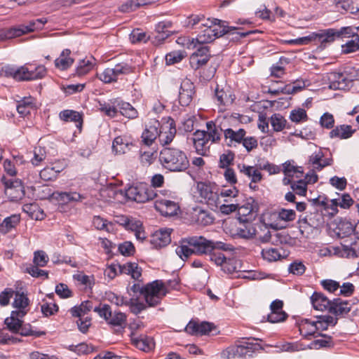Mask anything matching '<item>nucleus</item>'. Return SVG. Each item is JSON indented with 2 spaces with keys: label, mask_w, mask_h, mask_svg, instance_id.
I'll use <instances>...</instances> for the list:
<instances>
[{
  "label": "nucleus",
  "mask_w": 359,
  "mask_h": 359,
  "mask_svg": "<svg viewBox=\"0 0 359 359\" xmlns=\"http://www.w3.org/2000/svg\"><path fill=\"white\" fill-rule=\"evenodd\" d=\"M211 24H213L214 26L208 25V23H201V26L205 27L206 28L201 34H198L196 37V41L201 46H205L204 44L212 42L215 39L224 35H228V39L230 40L237 41L251 34L259 32L257 29L248 32H239L238 30L243 29L234 26H229L226 21H222L218 19H214L213 21H211Z\"/></svg>",
  "instance_id": "nucleus-1"
},
{
  "label": "nucleus",
  "mask_w": 359,
  "mask_h": 359,
  "mask_svg": "<svg viewBox=\"0 0 359 359\" xmlns=\"http://www.w3.org/2000/svg\"><path fill=\"white\" fill-rule=\"evenodd\" d=\"M184 242L188 244L190 247L194 248L195 255H209L210 259L213 255L218 254L217 250H222L225 252H231L234 250V247L229 243L222 241H215L213 240L207 239L202 236H194L189 237L184 240Z\"/></svg>",
  "instance_id": "nucleus-2"
},
{
  "label": "nucleus",
  "mask_w": 359,
  "mask_h": 359,
  "mask_svg": "<svg viewBox=\"0 0 359 359\" xmlns=\"http://www.w3.org/2000/svg\"><path fill=\"white\" fill-rule=\"evenodd\" d=\"M211 57L210 47L208 46H200L189 57L191 67L195 71L200 69V76L203 80L210 81L217 72V65H210L208 69L203 68Z\"/></svg>",
  "instance_id": "nucleus-3"
},
{
  "label": "nucleus",
  "mask_w": 359,
  "mask_h": 359,
  "mask_svg": "<svg viewBox=\"0 0 359 359\" xmlns=\"http://www.w3.org/2000/svg\"><path fill=\"white\" fill-rule=\"evenodd\" d=\"M243 341L241 344H234L228 346L221 353V358L223 359L245 358H252L254 353L259 350H263V346L253 341H262L261 339L255 337L243 338Z\"/></svg>",
  "instance_id": "nucleus-4"
},
{
  "label": "nucleus",
  "mask_w": 359,
  "mask_h": 359,
  "mask_svg": "<svg viewBox=\"0 0 359 359\" xmlns=\"http://www.w3.org/2000/svg\"><path fill=\"white\" fill-rule=\"evenodd\" d=\"M159 158L164 168L172 172H183L189 167L187 154L177 148H163L160 152Z\"/></svg>",
  "instance_id": "nucleus-5"
},
{
  "label": "nucleus",
  "mask_w": 359,
  "mask_h": 359,
  "mask_svg": "<svg viewBox=\"0 0 359 359\" xmlns=\"http://www.w3.org/2000/svg\"><path fill=\"white\" fill-rule=\"evenodd\" d=\"M94 312L97 313L111 327H118L114 330L115 334H121L127 325L126 314L119 311H115L113 313L109 304L100 303L94 308Z\"/></svg>",
  "instance_id": "nucleus-6"
},
{
  "label": "nucleus",
  "mask_w": 359,
  "mask_h": 359,
  "mask_svg": "<svg viewBox=\"0 0 359 359\" xmlns=\"http://www.w3.org/2000/svg\"><path fill=\"white\" fill-rule=\"evenodd\" d=\"M168 292L165 284L159 280L147 283L141 290L147 304L151 307L158 305Z\"/></svg>",
  "instance_id": "nucleus-7"
},
{
  "label": "nucleus",
  "mask_w": 359,
  "mask_h": 359,
  "mask_svg": "<svg viewBox=\"0 0 359 359\" xmlns=\"http://www.w3.org/2000/svg\"><path fill=\"white\" fill-rule=\"evenodd\" d=\"M126 196L137 203H146L156 196L154 189L145 183L133 184L126 189Z\"/></svg>",
  "instance_id": "nucleus-8"
},
{
  "label": "nucleus",
  "mask_w": 359,
  "mask_h": 359,
  "mask_svg": "<svg viewBox=\"0 0 359 359\" xmlns=\"http://www.w3.org/2000/svg\"><path fill=\"white\" fill-rule=\"evenodd\" d=\"M135 67L128 63L116 64L113 68H106L102 72L97 73L96 76L104 83L117 81L121 75H128L134 72Z\"/></svg>",
  "instance_id": "nucleus-9"
},
{
  "label": "nucleus",
  "mask_w": 359,
  "mask_h": 359,
  "mask_svg": "<svg viewBox=\"0 0 359 359\" xmlns=\"http://www.w3.org/2000/svg\"><path fill=\"white\" fill-rule=\"evenodd\" d=\"M1 182L4 186V193L10 201H18L25 196V190L21 180L8 178L5 175L1 177Z\"/></svg>",
  "instance_id": "nucleus-10"
},
{
  "label": "nucleus",
  "mask_w": 359,
  "mask_h": 359,
  "mask_svg": "<svg viewBox=\"0 0 359 359\" xmlns=\"http://www.w3.org/2000/svg\"><path fill=\"white\" fill-rule=\"evenodd\" d=\"M39 29L36 21L32 20L28 25H20L16 27L0 29V41L19 37Z\"/></svg>",
  "instance_id": "nucleus-11"
},
{
  "label": "nucleus",
  "mask_w": 359,
  "mask_h": 359,
  "mask_svg": "<svg viewBox=\"0 0 359 359\" xmlns=\"http://www.w3.org/2000/svg\"><path fill=\"white\" fill-rule=\"evenodd\" d=\"M13 79L17 81H32L43 78L46 74V69L43 65L29 69L25 66L16 67Z\"/></svg>",
  "instance_id": "nucleus-12"
},
{
  "label": "nucleus",
  "mask_w": 359,
  "mask_h": 359,
  "mask_svg": "<svg viewBox=\"0 0 359 359\" xmlns=\"http://www.w3.org/2000/svg\"><path fill=\"white\" fill-rule=\"evenodd\" d=\"M301 334L306 339L310 340L311 337L316 338L321 337L324 339H316L313 341L310 344L308 345V348L310 349H319L320 348H332L334 346L333 342V338L332 336L326 334H323L316 331H310L305 333L302 332V329H299Z\"/></svg>",
  "instance_id": "nucleus-13"
},
{
  "label": "nucleus",
  "mask_w": 359,
  "mask_h": 359,
  "mask_svg": "<svg viewBox=\"0 0 359 359\" xmlns=\"http://www.w3.org/2000/svg\"><path fill=\"white\" fill-rule=\"evenodd\" d=\"M177 32L172 29L170 21H162L156 25L155 32L151 34V41L155 46L161 44L170 35Z\"/></svg>",
  "instance_id": "nucleus-14"
},
{
  "label": "nucleus",
  "mask_w": 359,
  "mask_h": 359,
  "mask_svg": "<svg viewBox=\"0 0 359 359\" xmlns=\"http://www.w3.org/2000/svg\"><path fill=\"white\" fill-rule=\"evenodd\" d=\"M216 327L212 323L203 321L199 323L195 320H191L185 327V331L191 335L209 334Z\"/></svg>",
  "instance_id": "nucleus-15"
},
{
  "label": "nucleus",
  "mask_w": 359,
  "mask_h": 359,
  "mask_svg": "<svg viewBox=\"0 0 359 359\" xmlns=\"http://www.w3.org/2000/svg\"><path fill=\"white\" fill-rule=\"evenodd\" d=\"M166 122L161 126L159 130L160 141L163 145L169 144L176 135V125L175 120L170 116L167 117Z\"/></svg>",
  "instance_id": "nucleus-16"
},
{
  "label": "nucleus",
  "mask_w": 359,
  "mask_h": 359,
  "mask_svg": "<svg viewBox=\"0 0 359 359\" xmlns=\"http://www.w3.org/2000/svg\"><path fill=\"white\" fill-rule=\"evenodd\" d=\"M259 206L256 200L250 197L246 202L241 206L238 205V220L244 219V218L255 219L257 213L259 212Z\"/></svg>",
  "instance_id": "nucleus-17"
},
{
  "label": "nucleus",
  "mask_w": 359,
  "mask_h": 359,
  "mask_svg": "<svg viewBox=\"0 0 359 359\" xmlns=\"http://www.w3.org/2000/svg\"><path fill=\"white\" fill-rule=\"evenodd\" d=\"M334 255L339 257L346 259L357 258L353 248V238L341 240L339 246L333 247Z\"/></svg>",
  "instance_id": "nucleus-18"
},
{
  "label": "nucleus",
  "mask_w": 359,
  "mask_h": 359,
  "mask_svg": "<svg viewBox=\"0 0 359 359\" xmlns=\"http://www.w3.org/2000/svg\"><path fill=\"white\" fill-rule=\"evenodd\" d=\"M194 85L189 79L184 80L180 85L178 100L182 107H187L190 104L194 95Z\"/></svg>",
  "instance_id": "nucleus-19"
},
{
  "label": "nucleus",
  "mask_w": 359,
  "mask_h": 359,
  "mask_svg": "<svg viewBox=\"0 0 359 359\" xmlns=\"http://www.w3.org/2000/svg\"><path fill=\"white\" fill-rule=\"evenodd\" d=\"M329 88L332 90H346L349 88L352 80L348 79L343 72H330L327 76Z\"/></svg>",
  "instance_id": "nucleus-20"
},
{
  "label": "nucleus",
  "mask_w": 359,
  "mask_h": 359,
  "mask_svg": "<svg viewBox=\"0 0 359 359\" xmlns=\"http://www.w3.org/2000/svg\"><path fill=\"white\" fill-rule=\"evenodd\" d=\"M196 188L201 197L208 205L217 206L219 195L212 190L210 182H198Z\"/></svg>",
  "instance_id": "nucleus-21"
},
{
  "label": "nucleus",
  "mask_w": 359,
  "mask_h": 359,
  "mask_svg": "<svg viewBox=\"0 0 359 359\" xmlns=\"http://www.w3.org/2000/svg\"><path fill=\"white\" fill-rule=\"evenodd\" d=\"M206 128L208 140L211 144L219 143L222 138V132L224 133L225 124L223 122L219 123V120L210 121L206 123Z\"/></svg>",
  "instance_id": "nucleus-22"
},
{
  "label": "nucleus",
  "mask_w": 359,
  "mask_h": 359,
  "mask_svg": "<svg viewBox=\"0 0 359 359\" xmlns=\"http://www.w3.org/2000/svg\"><path fill=\"white\" fill-rule=\"evenodd\" d=\"M160 126V122L156 119L149 122V125L146 126L141 136L143 144L150 147L154 142L160 135L158 130Z\"/></svg>",
  "instance_id": "nucleus-23"
},
{
  "label": "nucleus",
  "mask_w": 359,
  "mask_h": 359,
  "mask_svg": "<svg viewBox=\"0 0 359 359\" xmlns=\"http://www.w3.org/2000/svg\"><path fill=\"white\" fill-rule=\"evenodd\" d=\"M314 41L318 40L321 48H325L328 44L333 43L338 38L337 29L329 28L320 29L318 32H313Z\"/></svg>",
  "instance_id": "nucleus-24"
},
{
  "label": "nucleus",
  "mask_w": 359,
  "mask_h": 359,
  "mask_svg": "<svg viewBox=\"0 0 359 359\" xmlns=\"http://www.w3.org/2000/svg\"><path fill=\"white\" fill-rule=\"evenodd\" d=\"M210 261L215 262L217 266H221L222 270L227 274H233L236 271V261L233 259H226L222 252L213 255Z\"/></svg>",
  "instance_id": "nucleus-25"
},
{
  "label": "nucleus",
  "mask_w": 359,
  "mask_h": 359,
  "mask_svg": "<svg viewBox=\"0 0 359 359\" xmlns=\"http://www.w3.org/2000/svg\"><path fill=\"white\" fill-rule=\"evenodd\" d=\"M155 209L165 217H171L177 214L179 205L174 201L166 199H158L154 203Z\"/></svg>",
  "instance_id": "nucleus-26"
},
{
  "label": "nucleus",
  "mask_w": 359,
  "mask_h": 359,
  "mask_svg": "<svg viewBox=\"0 0 359 359\" xmlns=\"http://www.w3.org/2000/svg\"><path fill=\"white\" fill-rule=\"evenodd\" d=\"M242 224V226L236 229V235L241 238L252 239L257 233V231L255 224L252 222L250 218H244V219L239 220Z\"/></svg>",
  "instance_id": "nucleus-27"
},
{
  "label": "nucleus",
  "mask_w": 359,
  "mask_h": 359,
  "mask_svg": "<svg viewBox=\"0 0 359 359\" xmlns=\"http://www.w3.org/2000/svg\"><path fill=\"white\" fill-rule=\"evenodd\" d=\"M351 310V306L346 300L341 298H334L332 300V306H330L329 313L337 317H344Z\"/></svg>",
  "instance_id": "nucleus-28"
},
{
  "label": "nucleus",
  "mask_w": 359,
  "mask_h": 359,
  "mask_svg": "<svg viewBox=\"0 0 359 359\" xmlns=\"http://www.w3.org/2000/svg\"><path fill=\"white\" fill-rule=\"evenodd\" d=\"M310 299L313 309L318 311H329L330 306H332V300L320 292H314Z\"/></svg>",
  "instance_id": "nucleus-29"
},
{
  "label": "nucleus",
  "mask_w": 359,
  "mask_h": 359,
  "mask_svg": "<svg viewBox=\"0 0 359 359\" xmlns=\"http://www.w3.org/2000/svg\"><path fill=\"white\" fill-rule=\"evenodd\" d=\"M224 130V136L226 142V144L229 147L233 146V142L241 144V142L243 141V137L246 135V131L243 128H240L236 131L225 126V129Z\"/></svg>",
  "instance_id": "nucleus-30"
},
{
  "label": "nucleus",
  "mask_w": 359,
  "mask_h": 359,
  "mask_svg": "<svg viewBox=\"0 0 359 359\" xmlns=\"http://www.w3.org/2000/svg\"><path fill=\"white\" fill-rule=\"evenodd\" d=\"M355 227L350 221L341 219L335 229V232L341 240L352 238L351 236L354 232Z\"/></svg>",
  "instance_id": "nucleus-31"
},
{
  "label": "nucleus",
  "mask_w": 359,
  "mask_h": 359,
  "mask_svg": "<svg viewBox=\"0 0 359 359\" xmlns=\"http://www.w3.org/2000/svg\"><path fill=\"white\" fill-rule=\"evenodd\" d=\"M50 197L61 204H67L70 202L79 201L84 198L83 196L77 192L62 191H55L51 194Z\"/></svg>",
  "instance_id": "nucleus-32"
},
{
  "label": "nucleus",
  "mask_w": 359,
  "mask_h": 359,
  "mask_svg": "<svg viewBox=\"0 0 359 359\" xmlns=\"http://www.w3.org/2000/svg\"><path fill=\"white\" fill-rule=\"evenodd\" d=\"M332 4L338 11L341 9L352 14L359 11V0H332Z\"/></svg>",
  "instance_id": "nucleus-33"
},
{
  "label": "nucleus",
  "mask_w": 359,
  "mask_h": 359,
  "mask_svg": "<svg viewBox=\"0 0 359 359\" xmlns=\"http://www.w3.org/2000/svg\"><path fill=\"white\" fill-rule=\"evenodd\" d=\"M171 229H160L156 231L153 236V238L151 240V243L154 245L155 248H162L168 245L171 241L170 233Z\"/></svg>",
  "instance_id": "nucleus-34"
},
{
  "label": "nucleus",
  "mask_w": 359,
  "mask_h": 359,
  "mask_svg": "<svg viewBox=\"0 0 359 359\" xmlns=\"http://www.w3.org/2000/svg\"><path fill=\"white\" fill-rule=\"evenodd\" d=\"M191 217L196 224L202 226H208L214 222V217L211 214L201 208L194 210Z\"/></svg>",
  "instance_id": "nucleus-35"
},
{
  "label": "nucleus",
  "mask_w": 359,
  "mask_h": 359,
  "mask_svg": "<svg viewBox=\"0 0 359 359\" xmlns=\"http://www.w3.org/2000/svg\"><path fill=\"white\" fill-rule=\"evenodd\" d=\"M118 108V111L124 116L128 118H135L138 116L137 111L129 103L119 99H116L113 102Z\"/></svg>",
  "instance_id": "nucleus-36"
},
{
  "label": "nucleus",
  "mask_w": 359,
  "mask_h": 359,
  "mask_svg": "<svg viewBox=\"0 0 359 359\" xmlns=\"http://www.w3.org/2000/svg\"><path fill=\"white\" fill-rule=\"evenodd\" d=\"M355 129H352V127L349 125H340L332 129L330 133V138H339V139H348L351 137L354 133Z\"/></svg>",
  "instance_id": "nucleus-37"
},
{
  "label": "nucleus",
  "mask_w": 359,
  "mask_h": 359,
  "mask_svg": "<svg viewBox=\"0 0 359 359\" xmlns=\"http://www.w3.org/2000/svg\"><path fill=\"white\" fill-rule=\"evenodd\" d=\"M278 218L277 212H268L263 213L259 217L260 224H259V227L262 229V227L264 226V229L271 228L275 230H278L280 227L278 226V223L272 222L273 219Z\"/></svg>",
  "instance_id": "nucleus-38"
},
{
  "label": "nucleus",
  "mask_w": 359,
  "mask_h": 359,
  "mask_svg": "<svg viewBox=\"0 0 359 359\" xmlns=\"http://www.w3.org/2000/svg\"><path fill=\"white\" fill-rule=\"evenodd\" d=\"M60 118L64 121H73L76 127L81 128L83 124L82 114L79 112L70 109H65L60 112Z\"/></svg>",
  "instance_id": "nucleus-39"
},
{
  "label": "nucleus",
  "mask_w": 359,
  "mask_h": 359,
  "mask_svg": "<svg viewBox=\"0 0 359 359\" xmlns=\"http://www.w3.org/2000/svg\"><path fill=\"white\" fill-rule=\"evenodd\" d=\"M70 54L69 49L63 50L60 57L55 60V67L63 71L69 69L74 62V60L69 56Z\"/></svg>",
  "instance_id": "nucleus-40"
},
{
  "label": "nucleus",
  "mask_w": 359,
  "mask_h": 359,
  "mask_svg": "<svg viewBox=\"0 0 359 359\" xmlns=\"http://www.w3.org/2000/svg\"><path fill=\"white\" fill-rule=\"evenodd\" d=\"M132 344L137 348L144 352H148L152 349L151 339L144 336L140 337H135V332H132L130 334Z\"/></svg>",
  "instance_id": "nucleus-41"
},
{
  "label": "nucleus",
  "mask_w": 359,
  "mask_h": 359,
  "mask_svg": "<svg viewBox=\"0 0 359 359\" xmlns=\"http://www.w3.org/2000/svg\"><path fill=\"white\" fill-rule=\"evenodd\" d=\"M20 222V215H12L9 217H6L3 222L0 225V231L6 233L9 232L12 229L15 228V226Z\"/></svg>",
  "instance_id": "nucleus-42"
},
{
  "label": "nucleus",
  "mask_w": 359,
  "mask_h": 359,
  "mask_svg": "<svg viewBox=\"0 0 359 359\" xmlns=\"http://www.w3.org/2000/svg\"><path fill=\"white\" fill-rule=\"evenodd\" d=\"M131 146H133L132 143L126 142L121 136H118L113 140L112 150L116 154H122L130 150Z\"/></svg>",
  "instance_id": "nucleus-43"
},
{
  "label": "nucleus",
  "mask_w": 359,
  "mask_h": 359,
  "mask_svg": "<svg viewBox=\"0 0 359 359\" xmlns=\"http://www.w3.org/2000/svg\"><path fill=\"white\" fill-rule=\"evenodd\" d=\"M23 210L32 219L41 221L46 217L44 211L36 205H25Z\"/></svg>",
  "instance_id": "nucleus-44"
},
{
  "label": "nucleus",
  "mask_w": 359,
  "mask_h": 359,
  "mask_svg": "<svg viewBox=\"0 0 359 359\" xmlns=\"http://www.w3.org/2000/svg\"><path fill=\"white\" fill-rule=\"evenodd\" d=\"M300 89L301 87L299 86H291L290 85H285L283 87H280L274 90L269 88L267 90H264L263 93L276 96L280 93L286 95L294 94L298 91H300Z\"/></svg>",
  "instance_id": "nucleus-45"
},
{
  "label": "nucleus",
  "mask_w": 359,
  "mask_h": 359,
  "mask_svg": "<svg viewBox=\"0 0 359 359\" xmlns=\"http://www.w3.org/2000/svg\"><path fill=\"white\" fill-rule=\"evenodd\" d=\"M270 122L276 132L282 131L285 128L287 120L280 114H274L271 116Z\"/></svg>",
  "instance_id": "nucleus-46"
},
{
  "label": "nucleus",
  "mask_w": 359,
  "mask_h": 359,
  "mask_svg": "<svg viewBox=\"0 0 359 359\" xmlns=\"http://www.w3.org/2000/svg\"><path fill=\"white\" fill-rule=\"evenodd\" d=\"M289 118L292 122L295 123H300L309 119L306 110L302 108L292 110Z\"/></svg>",
  "instance_id": "nucleus-47"
},
{
  "label": "nucleus",
  "mask_w": 359,
  "mask_h": 359,
  "mask_svg": "<svg viewBox=\"0 0 359 359\" xmlns=\"http://www.w3.org/2000/svg\"><path fill=\"white\" fill-rule=\"evenodd\" d=\"M33 108V102L29 101V99H27L26 97L19 101L17 104V111L22 116L29 115Z\"/></svg>",
  "instance_id": "nucleus-48"
},
{
  "label": "nucleus",
  "mask_w": 359,
  "mask_h": 359,
  "mask_svg": "<svg viewBox=\"0 0 359 359\" xmlns=\"http://www.w3.org/2000/svg\"><path fill=\"white\" fill-rule=\"evenodd\" d=\"M22 323H23V321L21 319L15 318L13 316L6 318L4 320V324L6 325L7 329L15 334L19 332Z\"/></svg>",
  "instance_id": "nucleus-49"
},
{
  "label": "nucleus",
  "mask_w": 359,
  "mask_h": 359,
  "mask_svg": "<svg viewBox=\"0 0 359 359\" xmlns=\"http://www.w3.org/2000/svg\"><path fill=\"white\" fill-rule=\"evenodd\" d=\"M235 158V154L231 150H227L219 156V167L220 168H228L233 164Z\"/></svg>",
  "instance_id": "nucleus-50"
},
{
  "label": "nucleus",
  "mask_w": 359,
  "mask_h": 359,
  "mask_svg": "<svg viewBox=\"0 0 359 359\" xmlns=\"http://www.w3.org/2000/svg\"><path fill=\"white\" fill-rule=\"evenodd\" d=\"M93 67V63L89 60H81L76 69L75 75L82 76L88 74Z\"/></svg>",
  "instance_id": "nucleus-51"
},
{
  "label": "nucleus",
  "mask_w": 359,
  "mask_h": 359,
  "mask_svg": "<svg viewBox=\"0 0 359 359\" xmlns=\"http://www.w3.org/2000/svg\"><path fill=\"white\" fill-rule=\"evenodd\" d=\"M18 333L23 337L34 336V337H40L46 335V334L45 331L32 330V325L29 323H22V327H20Z\"/></svg>",
  "instance_id": "nucleus-52"
},
{
  "label": "nucleus",
  "mask_w": 359,
  "mask_h": 359,
  "mask_svg": "<svg viewBox=\"0 0 359 359\" xmlns=\"http://www.w3.org/2000/svg\"><path fill=\"white\" fill-rule=\"evenodd\" d=\"M59 172L60 170H55L54 167H46L40 171L39 175L43 181H53L57 178Z\"/></svg>",
  "instance_id": "nucleus-53"
},
{
  "label": "nucleus",
  "mask_w": 359,
  "mask_h": 359,
  "mask_svg": "<svg viewBox=\"0 0 359 359\" xmlns=\"http://www.w3.org/2000/svg\"><path fill=\"white\" fill-rule=\"evenodd\" d=\"M126 306L130 307V311L132 313L138 315L142 311L145 310L148 305L142 302H139L138 298H130L129 300H128Z\"/></svg>",
  "instance_id": "nucleus-54"
},
{
  "label": "nucleus",
  "mask_w": 359,
  "mask_h": 359,
  "mask_svg": "<svg viewBox=\"0 0 359 359\" xmlns=\"http://www.w3.org/2000/svg\"><path fill=\"white\" fill-rule=\"evenodd\" d=\"M185 52L180 50L172 51L165 55V63L167 65L178 63L185 57Z\"/></svg>",
  "instance_id": "nucleus-55"
},
{
  "label": "nucleus",
  "mask_w": 359,
  "mask_h": 359,
  "mask_svg": "<svg viewBox=\"0 0 359 359\" xmlns=\"http://www.w3.org/2000/svg\"><path fill=\"white\" fill-rule=\"evenodd\" d=\"M262 255L264 259H267L269 262H275L282 257L279 250L273 248L263 249Z\"/></svg>",
  "instance_id": "nucleus-56"
},
{
  "label": "nucleus",
  "mask_w": 359,
  "mask_h": 359,
  "mask_svg": "<svg viewBox=\"0 0 359 359\" xmlns=\"http://www.w3.org/2000/svg\"><path fill=\"white\" fill-rule=\"evenodd\" d=\"M359 50V36L355 39L348 41L341 46V52L343 54L354 53Z\"/></svg>",
  "instance_id": "nucleus-57"
},
{
  "label": "nucleus",
  "mask_w": 359,
  "mask_h": 359,
  "mask_svg": "<svg viewBox=\"0 0 359 359\" xmlns=\"http://www.w3.org/2000/svg\"><path fill=\"white\" fill-rule=\"evenodd\" d=\"M118 249L119 252L125 257L133 256L135 252V248L130 241H125L119 244Z\"/></svg>",
  "instance_id": "nucleus-58"
},
{
  "label": "nucleus",
  "mask_w": 359,
  "mask_h": 359,
  "mask_svg": "<svg viewBox=\"0 0 359 359\" xmlns=\"http://www.w3.org/2000/svg\"><path fill=\"white\" fill-rule=\"evenodd\" d=\"M48 262V257L43 250H37L34 253L33 262L35 265L43 267Z\"/></svg>",
  "instance_id": "nucleus-59"
},
{
  "label": "nucleus",
  "mask_w": 359,
  "mask_h": 359,
  "mask_svg": "<svg viewBox=\"0 0 359 359\" xmlns=\"http://www.w3.org/2000/svg\"><path fill=\"white\" fill-rule=\"evenodd\" d=\"M177 255L182 259L185 260L189 258V257L193 254L195 255V250H194L193 247H190L187 245H182L178 246L175 250Z\"/></svg>",
  "instance_id": "nucleus-60"
},
{
  "label": "nucleus",
  "mask_w": 359,
  "mask_h": 359,
  "mask_svg": "<svg viewBox=\"0 0 359 359\" xmlns=\"http://www.w3.org/2000/svg\"><path fill=\"white\" fill-rule=\"evenodd\" d=\"M291 189L296 194L305 196L307 192V184L303 180H299L292 184Z\"/></svg>",
  "instance_id": "nucleus-61"
},
{
  "label": "nucleus",
  "mask_w": 359,
  "mask_h": 359,
  "mask_svg": "<svg viewBox=\"0 0 359 359\" xmlns=\"http://www.w3.org/2000/svg\"><path fill=\"white\" fill-rule=\"evenodd\" d=\"M29 300L27 296L22 292L15 293V298L13 302V306L20 309H23L29 305Z\"/></svg>",
  "instance_id": "nucleus-62"
},
{
  "label": "nucleus",
  "mask_w": 359,
  "mask_h": 359,
  "mask_svg": "<svg viewBox=\"0 0 359 359\" xmlns=\"http://www.w3.org/2000/svg\"><path fill=\"white\" fill-rule=\"evenodd\" d=\"M142 6V4H140V0H128L123 4L119 10L123 13H130L135 11Z\"/></svg>",
  "instance_id": "nucleus-63"
},
{
  "label": "nucleus",
  "mask_w": 359,
  "mask_h": 359,
  "mask_svg": "<svg viewBox=\"0 0 359 359\" xmlns=\"http://www.w3.org/2000/svg\"><path fill=\"white\" fill-rule=\"evenodd\" d=\"M320 124L321 127L331 129L334 125V118L332 114L329 112L324 113L320 118Z\"/></svg>",
  "instance_id": "nucleus-64"
}]
</instances>
